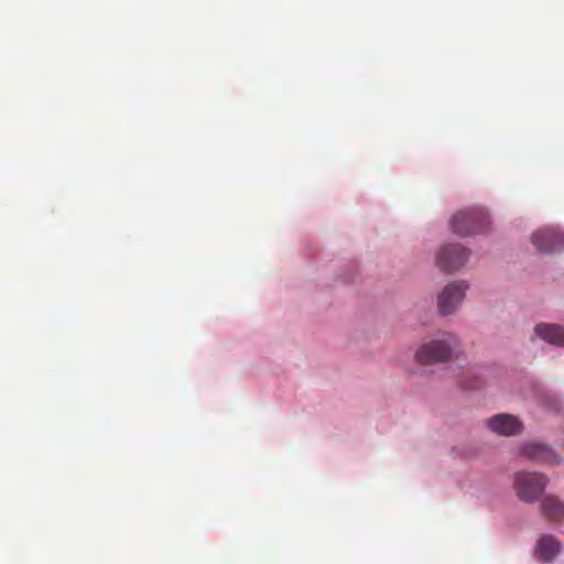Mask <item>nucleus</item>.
Wrapping results in <instances>:
<instances>
[{
  "instance_id": "obj_1",
  "label": "nucleus",
  "mask_w": 564,
  "mask_h": 564,
  "mask_svg": "<svg viewBox=\"0 0 564 564\" xmlns=\"http://www.w3.org/2000/svg\"><path fill=\"white\" fill-rule=\"evenodd\" d=\"M459 348L458 338L452 333H442L438 337L423 344L415 357L420 364L429 365L451 359Z\"/></svg>"
},
{
  "instance_id": "obj_2",
  "label": "nucleus",
  "mask_w": 564,
  "mask_h": 564,
  "mask_svg": "<svg viewBox=\"0 0 564 564\" xmlns=\"http://www.w3.org/2000/svg\"><path fill=\"white\" fill-rule=\"evenodd\" d=\"M490 220L481 207H473L456 213L451 221L453 231L462 237L485 232L489 229Z\"/></svg>"
},
{
  "instance_id": "obj_3",
  "label": "nucleus",
  "mask_w": 564,
  "mask_h": 564,
  "mask_svg": "<svg viewBox=\"0 0 564 564\" xmlns=\"http://www.w3.org/2000/svg\"><path fill=\"white\" fill-rule=\"evenodd\" d=\"M546 478L538 473L520 471L514 476V488L518 497L525 502L535 501L544 491Z\"/></svg>"
},
{
  "instance_id": "obj_4",
  "label": "nucleus",
  "mask_w": 564,
  "mask_h": 564,
  "mask_svg": "<svg viewBox=\"0 0 564 564\" xmlns=\"http://www.w3.org/2000/svg\"><path fill=\"white\" fill-rule=\"evenodd\" d=\"M532 243L540 252H560L564 249V232L558 228L539 229L532 235Z\"/></svg>"
},
{
  "instance_id": "obj_5",
  "label": "nucleus",
  "mask_w": 564,
  "mask_h": 564,
  "mask_svg": "<svg viewBox=\"0 0 564 564\" xmlns=\"http://www.w3.org/2000/svg\"><path fill=\"white\" fill-rule=\"evenodd\" d=\"M468 256V250L459 245L446 246L438 251L436 264L442 271H455L465 264Z\"/></svg>"
},
{
  "instance_id": "obj_6",
  "label": "nucleus",
  "mask_w": 564,
  "mask_h": 564,
  "mask_svg": "<svg viewBox=\"0 0 564 564\" xmlns=\"http://www.w3.org/2000/svg\"><path fill=\"white\" fill-rule=\"evenodd\" d=\"M467 285L464 282L449 283L438 295L437 305L442 315H448L456 311L462 303Z\"/></svg>"
},
{
  "instance_id": "obj_7",
  "label": "nucleus",
  "mask_w": 564,
  "mask_h": 564,
  "mask_svg": "<svg viewBox=\"0 0 564 564\" xmlns=\"http://www.w3.org/2000/svg\"><path fill=\"white\" fill-rule=\"evenodd\" d=\"M487 426L492 432L510 436L521 432L522 425L520 421L511 414H497L487 421Z\"/></svg>"
},
{
  "instance_id": "obj_8",
  "label": "nucleus",
  "mask_w": 564,
  "mask_h": 564,
  "mask_svg": "<svg viewBox=\"0 0 564 564\" xmlns=\"http://www.w3.org/2000/svg\"><path fill=\"white\" fill-rule=\"evenodd\" d=\"M521 452L527 458L540 464L555 465L560 463L557 454L542 444H525L522 446Z\"/></svg>"
},
{
  "instance_id": "obj_9",
  "label": "nucleus",
  "mask_w": 564,
  "mask_h": 564,
  "mask_svg": "<svg viewBox=\"0 0 564 564\" xmlns=\"http://www.w3.org/2000/svg\"><path fill=\"white\" fill-rule=\"evenodd\" d=\"M535 334L543 340L557 346H564V327L554 324H539Z\"/></svg>"
},
{
  "instance_id": "obj_10",
  "label": "nucleus",
  "mask_w": 564,
  "mask_h": 564,
  "mask_svg": "<svg viewBox=\"0 0 564 564\" xmlns=\"http://www.w3.org/2000/svg\"><path fill=\"white\" fill-rule=\"evenodd\" d=\"M558 552L560 543L551 535L543 536L536 545L538 556L544 562H551Z\"/></svg>"
},
{
  "instance_id": "obj_11",
  "label": "nucleus",
  "mask_w": 564,
  "mask_h": 564,
  "mask_svg": "<svg viewBox=\"0 0 564 564\" xmlns=\"http://www.w3.org/2000/svg\"><path fill=\"white\" fill-rule=\"evenodd\" d=\"M542 511L545 518L557 521L564 518V503L556 497L547 496L542 501Z\"/></svg>"
}]
</instances>
